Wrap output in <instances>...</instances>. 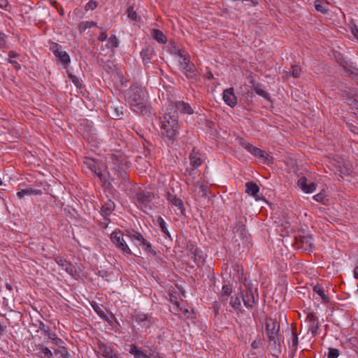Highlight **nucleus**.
Segmentation results:
<instances>
[{
    "mask_svg": "<svg viewBox=\"0 0 358 358\" xmlns=\"http://www.w3.org/2000/svg\"><path fill=\"white\" fill-rule=\"evenodd\" d=\"M169 109L174 111L178 115V112L181 113L192 115L194 113V109L187 103L183 101H171L166 108V113L169 112Z\"/></svg>",
    "mask_w": 358,
    "mask_h": 358,
    "instance_id": "obj_5",
    "label": "nucleus"
},
{
    "mask_svg": "<svg viewBox=\"0 0 358 358\" xmlns=\"http://www.w3.org/2000/svg\"><path fill=\"white\" fill-rule=\"evenodd\" d=\"M240 145L251 155H254L255 157L259 159L264 160V162H266L267 159L269 157V155L264 150H262L254 146L253 145L250 144V143L245 141L243 139H241L240 141Z\"/></svg>",
    "mask_w": 358,
    "mask_h": 358,
    "instance_id": "obj_9",
    "label": "nucleus"
},
{
    "mask_svg": "<svg viewBox=\"0 0 358 358\" xmlns=\"http://www.w3.org/2000/svg\"><path fill=\"white\" fill-rule=\"evenodd\" d=\"M255 292H252V291H251V289L249 291L243 292V293L242 294V299H243L244 305L247 308H251L256 303L257 300L255 299Z\"/></svg>",
    "mask_w": 358,
    "mask_h": 358,
    "instance_id": "obj_19",
    "label": "nucleus"
},
{
    "mask_svg": "<svg viewBox=\"0 0 358 358\" xmlns=\"http://www.w3.org/2000/svg\"><path fill=\"white\" fill-rule=\"evenodd\" d=\"M187 255L198 266H201L203 264L205 259L202 252L194 245H191L188 247Z\"/></svg>",
    "mask_w": 358,
    "mask_h": 358,
    "instance_id": "obj_12",
    "label": "nucleus"
},
{
    "mask_svg": "<svg viewBox=\"0 0 358 358\" xmlns=\"http://www.w3.org/2000/svg\"><path fill=\"white\" fill-rule=\"evenodd\" d=\"M178 117L174 111L169 109V112L164 114V120L162 121L161 135L168 145L174 143L178 133Z\"/></svg>",
    "mask_w": 358,
    "mask_h": 358,
    "instance_id": "obj_2",
    "label": "nucleus"
},
{
    "mask_svg": "<svg viewBox=\"0 0 358 358\" xmlns=\"http://www.w3.org/2000/svg\"><path fill=\"white\" fill-rule=\"evenodd\" d=\"M99 350L103 357H104L105 358H110V356H113L115 354L113 353V349L112 347L103 343L99 345Z\"/></svg>",
    "mask_w": 358,
    "mask_h": 358,
    "instance_id": "obj_32",
    "label": "nucleus"
},
{
    "mask_svg": "<svg viewBox=\"0 0 358 358\" xmlns=\"http://www.w3.org/2000/svg\"><path fill=\"white\" fill-rule=\"evenodd\" d=\"M136 197L138 203L145 207L155 199V194L148 190H140L136 193Z\"/></svg>",
    "mask_w": 358,
    "mask_h": 358,
    "instance_id": "obj_13",
    "label": "nucleus"
},
{
    "mask_svg": "<svg viewBox=\"0 0 358 358\" xmlns=\"http://www.w3.org/2000/svg\"><path fill=\"white\" fill-rule=\"evenodd\" d=\"M83 164L87 169H89L94 173L101 182L103 184L107 182V176L104 173L107 170V166L103 162L86 157L83 159Z\"/></svg>",
    "mask_w": 358,
    "mask_h": 358,
    "instance_id": "obj_3",
    "label": "nucleus"
},
{
    "mask_svg": "<svg viewBox=\"0 0 358 358\" xmlns=\"http://www.w3.org/2000/svg\"><path fill=\"white\" fill-rule=\"evenodd\" d=\"M297 184L301 190L306 193H312L316 189L315 183L310 182V184H307V178L304 176L301 177L298 180Z\"/></svg>",
    "mask_w": 358,
    "mask_h": 358,
    "instance_id": "obj_17",
    "label": "nucleus"
},
{
    "mask_svg": "<svg viewBox=\"0 0 358 358\" xmlns=\"http://www.w3.org/2000/svg\"><path fill=\"white\" fill-rule=\"evenodd\" d=\"M7 45V36L5 34L0 32V49L6 48Z\"/></svg>",
    "mask_w": 358,
    "mask_h": 358,
    "instance_id": "obj_47",
    "label": "nucleus"
},
{
    "mask_svg": "<svg viewBox=\"0 0 358 358\" xmlns=\"http://www.w3.org/2000/svg\"><path fill=\"white\" fill-rule=\"evenodd\" d=\"M348 104L350 106L352 113L358 116V99L356 97H349L347 99Z\"/></svg>",
    "mask_w": 358,
    "mask_h": 358,
    "instance_id": "obj_35",
    "label": "nucleus"
},
{
    "mask_svg": "<svg viewBox=\"0 0 358 358\" xmlns=\"http://www.w3.org/2000/svg\"><path fill=\"white\" fill-rule=\"evenodd\" d=\"M166 199L173 206L178 208L182 215H184L185 208L183 201L180 199L171 192H167Z\"/></svg>",
    "mask_w": 358,
    "mask_h": 358,
    "instance_id": "obj_16",
    "label": "nucleus"
},
{
    "mask_svg": "<svg viewBox=\"0 0 358 358\" xmlns=\"http://www.w3.org/2000/svg\"><path fill=\"white\" fill-rule=\"evenodd\" d=\"M141 246L146 252L150 253L153 255L156 254L155 251L152 248L151 243L145 238L143 243H142V245Z\"/></svg>",
    "mask_w": 358,
    "mask_h": 358,
    "instance_id": "obj_41",
    "label": "nucleus"
},
{
    "mask_svg": "<svg viewBox=\"0 0 358 358\" xmlns=\"http://www.w3.org/2000/svg\"><path fill=\"white\" fill-rule=\"evenodd\" d=\"M40 350L37 355L39 358H54L52 352L46 346L43 345H38Z\"/></svg>",
    "mask_w": 358,
    "mask_h": 358,
    "instance_id": "obj_30",
    "label": "nucleus"
},
{
    "mask_svg": "<svg viewBox=\"0 0 358 358\" xmlns=\"http://www.w3.org/2000/svg\"><path fill=\"white\" fill-rule=\"evenodd\" d=\"M39 329L41 331H42L43 332H44L48 336L49 338H50V334H56L55 333L52 332L50 331V329L49 326L45 324L43 322H40V324H39Z\"/></svg>",
    "mask_w": 358,
    "mask_h": 358,
    "instance_id": "obj_43",
    "label": "nucleus"
},
{
    "mask_svg": "<svg viewBox=\"0 0 358 358\" xmlns=\"http://www.w3.org/2000/svg\"><path fill=\"white\" fill-rule=\"evenodd\" d=\"M129 353L134 356V358H148V356L139 350L136 345H130Z\"/></svg>",
    "mask_w": 358,
    "mask_h": 358,
    "instance_id": "obj_33",
    "label": "nucleus"
},
{
    "mask_svg": "<svg viewBox=\"0 0 358 358\" xmlns=\"http://www.w3.org/2000/svg\"><path fill=\"white\" fill-rule=\"evenodd\" d=\"M92 306L94 309V310L101 317H106V315L105 312L102 310V308L96 303H94L92 304Z\"/></svg>",
    "mask_w": 358,
    "mask_h": 358,
    "instance_id": "obj_44",
    "label": "nucleus"
},
{
    "mask_svg": "<svg viewBox=\"0 0 358 358\" xmlns=\"http://www.w3.org/2000/svg\"><path fill=\"white\" fill-rule=\"evenodd\" d=\"M94 26H96V23L93 21L82 22L79 24L78 29L80 32H83Z\"/></svg>",
    "mask_w": 358,
    "mask_h": 358,
    "instance_id": "obj_38",
    "label": "nucleus"
},
{
    "mask_svg": "<svg viewBox=\"0 0 358 358\" xmlns=\"http://www.w3.org/2000/svg\"><path fill=\"white\" fill-rule=\"evenodd\" d=\"M50 339H51L53 343L56 345L62 346L61 344L63 343V341L58 338L56 334H50Z\"/></svg>",
    "mask_w": 358,
    "mask_h": 358,
    "instance_id": "obj_48",
    "label": "nucleus"
},
{
    "mask_svg": "<svg viewBox=\"0 0 358 358\" xmlns=\"http://www.w3.org/2000/svg\"><path fill=\"white\" fill-rule=\"evenodd\" d=\"M314 199L317 201H321L322 200V199H323V195L322 194H317L314 196Z\"/></svg>",
    "mask_w": 358,
    "mask_h": 358,
    "instance_id": "obj_60",
    "label": "nucleus"
},
{
    "mask_svg": "<svg viewBox=\"0 0 358 358\" xmlns=\"http://www.w3.org/2000/svg\"><path fill=\"white\" fill-rule=\"evenodd\" d=\"M171 52L180 56L181 58H182L184 56L181 54L180 49H178L176 46H173L171 48Z\"/></svg>",
    "mask_w": 358,
    "mask_h": 358,
    "instance_id": "obj_54",
    "label": "nucleus"
},
{
    "mask_svg": "<svg viewBox=\"0 0 358 358\" xmlns=\"http://www.w3.org/2000/svg\"><path fill=\"white\" fill-rule=\"evenodd\" d=\"M8 5L7 0H0V8H6Z\"/></svg>",
    "mask_w": 358,
    "mask_h": 358,
    "instance_id": "obj_61",
    "label": "nucleus"
},
{
    "mask_svg": "<svg viewBox=\"0 0 358 358\" xmlns=\"http://www.w3.org/2000/svg\"><path fill=\"white\" fill-rule=\"evenodd\" d=\"M252 84L253 90L260 96H262L265 99L268 100L270 99L269 94L264 90L260 83H255L253 80H251Z\"/></svg>",
    "mask_w": 358,
    "mask_h": 358,
    "instance_id": "obj_28",
    "label": "nucleus"
},
{
    "mask_svg": "<svg viewBox=\"0 0 358 358\" xmlns=\"http://www.w3.org/2000/svg\"><path fill=\"white\" fill-rule=\"evenodd\" d=\"M151 35L152 38L159 43L165 44L167 42L166 36L159 29H153Z\"/></svg>",
    "mask_w": 358,
    "mask_h": 358,
    "instance_id": "obj_27",
    "label": "nucleus"
},
{
    "mask_svg": "<svg viewBox=\"0 0 358 358\" xmlns=\"http://www.w3.org/2000/svg\"><path fill=\"white\" fill-rule=\"evenodd\" d=\"M118 45H119L118 38L116 37L115 35H111L110 36V38H108V45H107L108 48L114 49V48H117Z\"/></svg>",
    "mask_w": 358,
    "mask_h": 358,
    "instance_id": "obj_40",
    "label": "nucleus"
},
{
    "mask_svg": "<svg viewBox=\"0 0 358 358\" xmlns=\"http://www.w3.org/2000/svg\"><path fill=\"white\" fill-rule=\"evenodd\" d=\"M127 16L134 21L138 20V15L133 7H129L127 9Z\"/></svg>",
    "mask_w": 358,
    "mask_h": 358,
    "instance_id": "obj_45",
    "label": "nucleus"
},
{
    "mask_svg": "<svg viewBox=\"0 0 358 358\" xmlns=\"http://www.w3.org/2000/svg\"><path fill=\"white\" fill-rule=\"evenodd\" d=\"M125 236L137 246L141 245L144 241L143 235L135 230H127Z\"/></svg>",
    "mask_w": 358,
    "mask_h": 358,
    "instance_id": "obj_18",
    "label": "nucleus"
},
{
    "mask_svg": "<svg viewBox=\"0 0 358 358\" xmlns=\"http://www.w3.org/2000/svg\"><path fill=\"white\" fill-rule=\"evenodd\" d=\"M233 291L231 285H224L222 288V293L220 296V301L224 304L228 301L229 296L231 294Z\"/></svg>",
    "mask_w": 358,
    "mask_h": 358,
    "instance_id": "obj_25",
    "label": "nucleus"
},
{
    "mask_svg": "<svg viewBox=\"0 0 358 358\" xmlns=\"http://www.w3.org/2000/svg\"><path fill=\"white\" fill-rule=\"evenodd\" d=\"M313 290L315 293H316L321 297V299L324 303L329 302V298L326 294L325 289H324V287L322 286H321L320 285H318V284L315 285L313 287Z\"/></svg>",
    "mask_w": 358,
    "mask_h": 358,
    "instance_id": "obj_31",
    "label": "nucleus"
},
{
    "mask_svg": "<svg viewBox=\"0 0 358 358\" xmlns=\"http://www.w3.org/2000/svg\"><path fill=\"white\" fill-rule=\"evenodd\" d=\"M315 10L318 12H320L323 14L327 13V9H326L322 4H321L318 1H315Z\"/></svg>",
    "mask_w": 358,
    "mask_h": 358,
    "instance_id": "obj_49",
    "label": "nucleus"
},
{
    "mask_svg": "<svg viewBox=\"0 0 358 358\" xmlns=\"http://www.w3.org/2000/svg\"><path fill=\"white\" fill-rule=\"evenodd\" d=\"M200 189H201V190L203 192V193L205 195H206L208 194V187L207 186H206L204 185H201L200 186Z\"/></svg>",
    "mask_w": 358,
    "mask_h": 358,
    "instance_id": "obj_59",
    "label": "nucleus"
},
{
    "mask_svg": "<svg viewBox=\"0 0 358 358\" xmlns=\"http://www.w3.org/2000/svg\"><path fill=\"white\" fill-rule=\"evenodd\" d=\"M307 320L309 324L308 330L311 331L313 335H316L319 329V322L317 317L314 313H310L308 314Z\"/></svg>",
    "mask_w": 358,
    "mask_h": 358,
    "instance_id": "obj_15",
    "label": "nucleus"
},
{
    "mask_svg": "<svg viewBox=\"0 0 358 358\" xmlns=\"http://www.w3.org/2000/svg\"><path fill=\"white\" fill-rule=\"evenodd\" d=\"M19 56V54L14 52V51H10L8 52V57H9V59H11V58H16Z\"/></svg>",
    "mask_w": 358,
    "mask_h": 358,
    "instance_id": "obj_57",
    "label": "nucleus"
},
{
    "mask_svg": "<svg viewBox=\"0 0 358 358\" xmlns=\"http://www.w3.org/2000/svg\"><path fill=\"white\" fill-rule=\"evenodd\" d=\"M127 100L132 110L137 113L146 115L150 113L148 104V94L141 86L132 85L127 93Z\"/></svg>",
    "mask_w": 358,
    "mask_h": 358,
    "instance_id": "obj_1",
    "label": "nucleus"
},
{
    "mask_svg": "<svg viewBox=\"0 0 358 358\" xmlns=\"http://www.w3.org/2000/svg\"><path fill=\"white\" fill-rule=\"evenodd\" d=\"M180 65L183 69L186 77L188 79L196 80L199 76L198 71L193 63H191L189 59L185 57L181 58Z\"/></svg>",
    "mask_w": 358,
    "mask_h": 358,
    "instance_id": "obj_7",
    "label": "nucleus"
},
{
    "mask_svg": "<svg viewBox=\"0 0 358 358\" xmlns=\"http://www.w3.org/2000/svg\"><path fill=\"white\" fill-rule=\"evenodd\" d=\"M54 353L57 355H59L62 358H69L70 355L68 350L64 346H59L57 348L54 349Z\"/></svg>",
    "mask_w": 358,
    "mask_h": 358,
    "instance_id": "obj_37",
    "label": "nucleus"
},
{
    "mask_svg": "<svg viewBox=\"0 0 358 358\" xmlns=\"http://www.w3.org/2000/svg\"><path fill=\"white\" fill-rule=\"evenodd\" d=\"M107 37H108V36H107V34H106V31L104 30V31H102L100 33V34H99V36L98 37V39L100 41H106L107 39Z\"/></svg>",
    "mask_w": 358,
    "mask_h": 358,
    "instance_id": "obj_53",
    "label": "nucleus"
},
{
    "mask_svg": "<svg viewBox=\"0 0 358 358\" xmlns=\"http://www.w3.org/2000/svg\"><path fill=\"white\" fill-rule=\"evenodd\" d=\"M206 78L208 79V80L213 79V74L210 71L208 72L207 74H206Z\"/></svg>",
    "mask_w": 358,
    "mask_h": 358,
    "instance_id": "obj_64",
    "label": "nucleus"
},
{
    "mask_svg": "<svg viewBox=\"0 0 358 358\" xmlns=\"http://www.w3.org/2000/svg\"><path fill=\"white\" fill-rule=\"evenodd\" d=\"M8 62L10 63L13 66V67L17 70L20 69L21 66L20 64H18V62H17L16 61L8 59Z\"/></svg>",
    "mask_w": 358,
    "mask_h": 358,
    "instance_id": "obj_55",
    "label": "nucleus"
},
{
    "mask_svg": "<svg viewBox=\"0 0 358 358\" xmlns=\"http://www.w3.org/2000/svg\"><path fill=\"white\" fill-rule=\"evenodd\" d=\"M259 192V186L253 182H248L245 184V192L249 195L252 196L255 200L258 201L260 199V197L258 195Z\"/></svg>",
    "mask_w": 358,
    "mask_h": 358,
    "instance_id": "obj_21",
    "label": "nucleus"
},
{
    "mask_svg": "<svg viewBox=\"0 0 358 358\" xmlns=\"http://www.w3.org/2000/svg\"><path fill=\"white\" fill-rule=\"evenodd\" d=\"M70 78L77 87L81 86L79 79L76 76L71 75Z\"/></svg>",
    "mask_w": 358,
    "mask_h": 358,
    "instance_id": "obj_52",
    "label": "nucleus"
},
{
    "mask_svg": "<svg viewBox=\"0 0 358 358\" xmlns=\"http://www.w3.org/2000/svg\"><path fill=\"white\" fill-rule=\"evenodd\" d=\"M352 34L356 37V38L358 40V28L353 29Z\"/></svg>",
    "mask_w": 358,
    "mask_h": 358,
    "instance_id": "obj_63",
    "label": "nucleus"
},
{
    "mask_svg": "<svg viewBox=\"0 0 358 358\" xmlns=\"http://www.w3.org/2000/svg\"><path fill=\"white\" fill-rule=\"evenodd\" d=\"M292 338L289 341V348L291 355L294 356L297 350L299 338L297 334L293 329L292 330Z\"/></svg>",
    "mask_w": 358,
    "mask_h": 358,
    "instance_id": "obj_23",
    "label": "nucleus"
},
{
    "mask_svg": "<svg viewBox=\"0 0 358 358\" xmlns=\"http://www.w3.org/2000/svg\"><path fill=\"white\" fill-rule=\"evenodd\" d=\"M339 356V350L336 348H329L327 355L328 358H338Z\"/></svg>",
    "mask_w": 358,
    "mask_h": 358,
    "instance_id": "obj_46",
    "label": "nucleus"
},
{
    "mask_svg": "<svg viewBox=\"0 0 358 358\" xmlns=\"http://www.w3.org/2000/svg\"><path fill=\"white\" fill-rule=\"evenodd\" d=\"M42 192L41 189H33L31 187H27L22 189L17 192V196L19 199H22L25 195H39L41 194Z\"/></svg>",
    "mask_w": 358,
    "mask_h": 358,
    "instance_id": "obj_26",
    "label": "nucleus"
},
{
    "mask_svg": "<svg viewBox=\"0 0 358 358\" xmlns=\"http://www.w3.org/2000/svg\"><path fill=\"white\" fill-rule=\"evenodd\" d=\"M57 264L67 273L70 275H73V266L71 262L66 261L62 257H58L56 259Z\"/></svg>",
    "mask_w": 358,
    "mask_h": 358,
    "instance_id": "obj_22",
    "label": "nucleus"
},
{
    "mask_svg": "<svg viewBox=\"0 0 358 358\" xmlns=\"http://www.w3.org/2000/svg\"><path fill=\"white\" fill-rule=\"evenodd\" d=\"M114 208H115L114 202L110 199H108L102 205L101 208V213L103 216L110 215L111 214V213L113 212V210H114Z\"/></svg>",
    "mask_w": 358,
    "mask_h": 358,
    "instance_id": "obj_24",
    "label": "nucleus"
},
{
    "mask_svg": "<svg viewBox=\"0 0 358 358\" xmlns=\"http://www.w3.org/2000/svg\"><path fill=\"white\" fill-rule=\"evenodd\" d=\"M87 6L91 8L92 10H94L96 7V3L94 1H90L87 3Z\"/></svg>",
    "mask_w": 358,
    "mask_h": 358,
    "instance_id": "obj_58",
    "label": "nucleus"
},
{
    "mask_svg": "<svg viewBox=\"0 0 358 358\" xmlns=\"http://www.w3.org/2000/svg\"><path fill=\"white\" fill-rule=\"evenodd\" d=\"M144 66H149L153 63L154 58L156 57V51L152 45L147 44L140 52Z\"/></svg>",
    "mask_w": 358,
    "mask_h": 358,
    "instance_id": "obj_10",
    "label": "nucleus"
},
{
    "mask_svg": "<svg viewBox=\"0 0 358 358\" xmlns=\"http://www.w3.org/2000/svg\"><path fill=\"white\" fill-rule=\"evenodd\" d=\"M244 286L246 288L245 291H249L251 289L252 292H257V288L256 287H254L250 281L248 282L246 279L244 282Z\"/></svg>",
    "mask_w": 358,
    "mask_h": 358,
    "instance_id": "obj_50",
    "label": "nucleus"
},
{
    "mask_svg": "<svg viewBox=\"0 0 358 358\" xmlns=\"http://www.w3.org/2000/svg\"><path fill=\"white\" fill-rule=\"evenodd\" d=\"M223 100L230 107H234L237 104V99L234 94L233 87L225 89L223 91Z\"/></svg>",
    "mask_w": 358,
    "mask_h": 358,
    "instance_id": "obj_14",
    "label": "nucleus"
},
{
    "mask_svg": "<svg viewBox=\"0 0 358 358\" xmlns=\"http://www.w3.org/2000/svg\"><path fill=\"white\" fill-rule=\"evenodd\" d=\"M301 69L298 65H292V70L287 73V76L290 75L292 77L297 78L301 76Z\"/></svg>",
    "mask_w": 358,
    "mask_h": 358,
    "instance_id": "obj_39",
    "label": "nucleus"
},
{
    "mask_svg": "<svg viewBox=\"0 0 358 358\" xmlns=\"http://www.w3.org/2000/svg\"><path fill=\"white\" fill-rule=\"evenodd\" d=\"M49 1L50 3L57 10L60 15H63V9L59 5L57 0H49Z\"/></svg>",
    "mask_w": 358,
    "mask_h": 358,
    "instance_id": "obj_51",
    "label": "nucleus"
},
{
    "mask_svg": "<svg viewBox=\"0 0 358 358\" xmlns=\"http://www.w3.org/2000/svg\"><path fill=\"white\" fill-rule=\"evenodd\" d=\"M355 278H358V266H355L353 271Z\"/></svg>",
    "mask_w": 358,
    "mask_h": 358,
    "instance_id": "obj_62",
    "label": "nucleus"
},
{
    "mask_svg": "<svg viewBox=\"0 0 358 358\" xmlns=\"http://www.w3.org/2000/svg\"><path fill=\"white\" fill-rule=\"evenodd\" d=\"M157 222H158V224H159L162 231L164 234H165L166 236L170 237L171 236H170V234L166 228V224L165 221L162 217H159L157 220Z\"/></svg>",
    "mask_w": 358,
    "mask_h": 358,
    "instance_id": "obj_42",
    "label": "nucleus"
},
{
    "mask_svg": "<svg viewBox=\"0 0 358 358\" xmlns=\"http://www.w3.org/2000/svg\"><path fill=\"white\" fill-rule=\"evenodd\" d=\"M110 240L115 246L124 255L132 254L129 247L124 238V234L119 229L113 231L110 234Z\"/></svg>",
    "mask_w": 358,
    "mask_h": 358,
    "instance_id": "obj_4",
    "label": "nucleus"
},
{
    "mask_svg": "<svg viewBox=\"0 0 358 358\" xmlns=\"http://www.w3.org/2000/svg\"><path fill=\"white\" fill-rule=\"evenodd\" d=\"M266 330L269 341L273 342L275 345L279 343L280 324L276 321L270 320L266 323Z\"/></svg>",
    "mask_w": 358,
    "mask_h": 358,
    "instance_id": "obj_6",
    "label": "nucleus"
},
{
    "mask_svg": "<svg viewBox=\"0 0 358 358\" xmlns=\"http://www.w3.org/2000/svg\"><path fill=\"white\" fill-rule=\"evenodd\" d=\"M230 305L231 306L237 311H241V303L240 297L236 295H234L231 296L230 299Z\"/></svg>",
    "mask_w": 358,
    "mask_h": 358,
    "instance_id": "obj_36",
    "label": "nucleus"
},
{
    "mask_svg": "<svg viewBox=\"0 0 358 358\" xmlns=\"http://www.w3.org/2000/svg\"><path fill=\"white\" fill-rule=\"evenodd\" d=\"M300 241L301 243V246L306 250L308 251H312L314 248V244L313 242V238L310 236H303L301 238Z\"/></svg>",
    "mask_w": 358,
    "mask_h": 358,
    "instance_id": "obj_29",
    "label": "nucleus"
},
{
    "mask_svg": "<svg viewBox=\"0 0 358 358\" xmlns=\"http://www.w3.org/2000/svg\"><path fill=\"white\" fill-rule=\"evenodd\" d=\"M201 154L199 152V150H196L195 148L192 149V152L189 154V158L190 161V164L194 169L198 168L203 163V160L201 158Z\"/></svg>",
    "mask_w": 358,
    "mask_h": 358,
    "instance_id": "obj_20",
    "label": "nucleus"
},
{
    "mask_svg": "<svg viewBox=\"0 0 358 358\" xmlns=\"http://www.w3.org/2000/svg\"><path fill=\"white\" fill-rule=\"evenodd\" d=\"M235 233L238 234L242 238H245L246 236V229L245 226L243 222V220L237 221L236 224V227L234 228Z\"/></svg>",
    "mask_w": 358,
    "mask_h": 358,
    "instance_id": "obj_34",
    "label": "nucleus"
},
{
    "mask_svg": "<svg viewBox=\"0 0 358 358\" xmlns=\"http://www.w3.org/2000/svg\"><path fill=\"white\" fill-rule=\"evenodd\" d=\"M50 50L61 63L63 64H68L70 63L71 59L69 54L66 51L62 50L60 45L54 43L50 46Z\"/></svg>",
    "mask_w": 358,
    "mask_h": 358,
    "instance_id": "obj_11",
    "label": "nucleus"
},
{
    "mask_svg": "<svg viewBox=\"0 0 358 358\" xmlns=\"http://www.w3.org/2000/svg\"><path fill=\"white\" fill-rule=\"evenodd\" d=\"M213 308L214 310V312H215V315H217L218 313H219V310H220V304L218 303V302L215 301L213 303Z\"/></svg>",
    "mask_w": 358,
    "mask_h": 358,
    "instance_id": "obj_56",
    "label": "nucleus"
},
{
    "mask_svg": "<svg viewBox=\"0 0 358 358\" xmlns=\"http://www.w3.org/2000/svg\"><path fill=\"white\" fill-rule=\"evenodd\" d=\"M113 160V164L118 165L119 166V169L116 170L118 177L121 179L124 185L127 186L129 184V176L124 169V166L127 163V159L124 157H120V159L114 157Z\"/></svg>",
    "mask_w": 358,
    "mask_h": 358,
    "instance_id": "obj_8",
    "label": "nucleus"
}]
</instances>
